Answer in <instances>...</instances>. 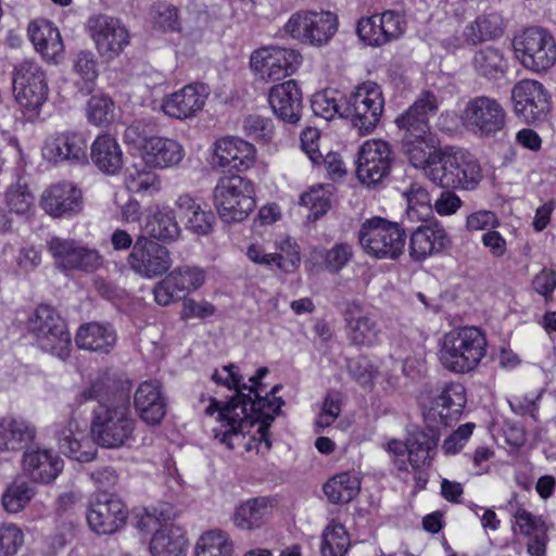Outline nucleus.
<instances>
[{"label": "nucleus", "mask_w": 556, "mask_h": 556, "mask_svg": "<svg viewBox=\"0 0 556 556\" xmlns=\"http://www.w3.org/2000/svg\"><path fill=\"white\" fill-rule=\"evenodd\" d=\"M212 379L218 384L237 391L236 395L224 404L216 399H211L210 405L205 408V414L208 416L217 413V421L220 424L219 427L213 429L214 438L227 448L233 450L235 440L244 437L253 427V420L248 413L247 394L243 393L247 384L242 383V377L232 364L224 366L220 370H215Z\"/></svg>", "instance_id": "obj_1"}, {"label": "nucleus", "mask_w": 556, "mask_h": 556, "mask_svg": "<svg viewBox=\"0 0 556 556\" xmlns=\"http://www.w3.org/2000/svg\"><path fill=\"white\" fill-rule=\"evenodd\" d=\"M108 384L104 379L96 380L84 390L79 403L97 400L99 405L93 409L91 434L102 447L116 448L132 439L136 420L131 416L128 401L121 400L112 404H102L106 396Z\"/></svg>", "instance_id": "obj_2"}, {"label": "nucleus", "mask_w": 556, "mask_h": 556, "mask_svg": "<svg viewBox=\"0 0 556 556\" xmlns=\"http://www.w3.org/2000/svg\"><path fill=\"white\" fill-rule=\"evenodd\" d=\"M426 177L443 189L475 190L482 179L481 166L468 151L445 147L437 152Z\"/></svg>", "instance_id": "obj_3"}, {"label": "nucleus", "mask_w": 556, "mask_h": 556, "mask_svg": "<svg viewBox=\"0 0 556 556\" xmlns=\"http://www.w3.org/2000/svg\"><path fill=\"white\" fill-rule=\"evenodd\" d=\"M486 338L477 327L454 328L443 336L440 362L453 372H469L478 367L486 354Z\"/></svg>", "instance_id": "obj_4"}, {"label": "nucleus", "mask_w": 556, "mask_h": 556, "mask_svg": "<svg viewBox=\"0 0 556 556\" xmlns=\"http://www.w3.org/2000/svg\"><path fill=\"white\" fill-rule=\"evenodd\" d=\"M137 529L152 533L149 549L152 556H186L188 539L185 530L176 525L166 510L144 509L138 516Z\"/></svg>", "instance_id": "obj_5"}, {"label": "nucleus", "mask_w": 556, "mask_h": 556, "mask_svg": "<svg viewBox=\"0 0 556 556\" xmlns=\"http://www.w3.org/2000/svg\"><path fill=\"white\" fill-rule=\"evenodd\" d=\"M27 330L45 352L65 359L70 356L72 340L65 320L50 305H39L27 320Z\"/></svg>", "instance_id": "obj_6"}, {"label": "nucleus", "mask_w": 556, "mask_h": 556, "mask_svg": "<svg viewBox=\"0 0 556 556\" xmlns=\"http://www.w3.org/2000/svg\"><path fill=\"white\" fill-rule=\"evenodd\" d=\"M357 237L362 249L376 258L396 260L406 242V232L399 223L378 216L366 219Z\"/></svg>", "instance_id": "obj_7"}, {"label": "nucleus", "mask_w": 556, "mask_h": 556, "mask_svg": "<svg viewBox=\"0 0 556 556\" xmlns=\"http://www.w3.org/2000/svg\"><path fill=\"white\" fill-rule=\"evenodd\" d=\"M214 201L222 220L240 223L255 207L253 184L239 175L223 177L214 189Z\"/></svg>", "instance_id": "obj_8"}, {"label": "nucleus", "mask_w": 556, "mask_h": 556, "mask_svg": "<svg viewBox=\"0 0 556 556\" xmlns=\"http://www.w3.org/2000/svg\"><path fill=\"white\" fill-rule=\"evenodd\" d=\"M513 47L522 66L534 73L546 72L556 62L555 38L544 27H527L515 36Z\"/></svg>", "instance_id": "obj_9"}, {"label": "nucleus", "mask_w": 556, "mask_h": 556, "mask_svg": "<svg viewBox=\"0 0 556 556\" xmlns=\"http://www.w3.org/2000/svg\"><path fill=\"white\" fill-rule=\"evenodd\" d=\"M383 108L381 87L374 81H366L344 99L343 118L350 119L359 134L367 135L377 127Z\"/></svg>", "instance_id": "obj_10"}, {"label": "nucleus", "mask_w": 556, "mask_h": 556, "mask_svg": "<svg viewBox=\"0 0 556 556\" xmlns=\"http://www.w3.org/2000/svg\"><path fill=\"white\" fill-rule=\"evenodd\" d=\"M282 389L281 384H276L271 388V390L265 395H262L258 388L251 389L250 393L247 394L248 402V413L253 420V425L258 422V434L260 438L253 439L247 445V450H252V443L255 444V448L257 453H267L271 447V442L268 438V428L270 424L274 421L275 417L279 414L281 406L285 404V401L277 396V393Z\"/></svg>", "instance_id": "obj_11"}, {"label": "nucleus", "mask_w": 556, "mask_h": 556, "mask_svg": "<svg viewBox=\"0 0 556 556\" xmlns=\"http://www.w3.org/2000/svg\"><path fill=\"white\" fill-rule=\"evenodd\" d=\"M462 119L475 135L494 137L506 127L507 113L496 99L478 96L466 103Z\"/></svg>", "instance_id": "obj_12"}, {"label": "nucleus", "mask_w": 556, "mask_h": 556, "mask_svg": "<svg viewBox=\"0 0 556 556\" xmlns=\"http://www.w3.org/2000/svg\"><path fill=\"white\" fill-rule=\"evenodd\" d=\"M48 251L55 267L63 271L78 270L90 274L103 264V257L97 249L74 239L52 237L48 241Z\"/></svg>", "instance_id": "obj_13"}, {"label": "nucleus", "mask_w": 556, "mask_h": 556, "mask_svg": "<svg viewBox=\"0 0 556 556\" xmlns=\"http://www.w3.org/2000/svg\"><path fill=\"white\" fill-rule=\"evenodd\" d=\"M16 101L28 110L39 109L48 99L49 87L42 67L33 60H23L13 72Z\"/></svg>", "instance_id": "obj_14"}, {"label": "nucleus", "mask_w": 556, "mask_h": 556, "mask_svg": "<svg viewBox=\"0 0 556 556\" xmlns=\"http://www.w3.org/2000/svg\"><path fill=\"white\" fill-rule=\"evenodd\" d=\"M394 154L383 140H368L359 148L356 160V176L367 187L383 182L391 172Z\"/></svg>", "instance_id": "obj_15"}, {"label": "nucleus", "mask_w": 556, "mask_h": 556, "mask_svg": "<svg viewBox=\"0 0 556 556\" xmlns=\"http://www.w3.org/2000/svg\"><path fill=\"white\" fill-rule=\"evenodd\" d=\"M337 24V16L331 12H296L283 29L294 39L321 46L334 35Z\"/></svg>", "instance_id": "obj_16"}, {"label": "nucleus", "mask_w": 556, "mask_h": 556, "mask_svg": "<svg viewBox=\"0 0 556 556\" xmlns=\"http://www.w3.org/2000/svg\"><path fill=\"white\" fill-rule=\"evenodd\" d=\"M302 62L293 49L263 47L255 50L250 60L252 70L265 81H276L292 75Z\"/></svg>", "instance_id": "obj_17"}, {"label": "nucleus", "mask_w": 556, "mask_h": 556, "mask_svg": "<svg viewBox=\"0 0 556 556\" xmlns=\"http://www.w3.org/2000/svg\"><path fill=\"white\" fill-rule=\"evenodd\" d=\"M127 517L125 503L118 496L106 492L96 493L87 511V522L98 534L117 532L125 526Z\"/></svg>", "instance_id": "obj_18"}, {"label": "nucleus", "mask_w": 556, "mask_h": 556, "mask_svg": "<svg viewBox=\"0 0 556 556\" xmlns=\"http://www.w3.org/2000/svg\"><path fill=\"white\" fill-rule=\"evenodd\" d=\"M127 264L137 275L152 279L165 274L173 261L166 247L146 236H139L127 257Z\"/></svg>", "instance_id": "obj_19"}, {"label": "nucleus", "mask_w": 556, "mask_h": 556, "mask_svg": "<svg viewBox=\"0 0 556 556\" xmlns=\"http://www.w3.org/2000/svg\"><path fill=\"white\" fill-rule=\"evenodd\" d=\"M404 16L393 10H387L381 14L362 17L356 25L359 39L370 47H382L399 39L405 31Z\"/></svg>", "instance_id": "obj_20"}, {"label": "nucleus", "mask_w": 556, "mask_h": 556, "mask_svg": "<svg viewBox=\"0 0 556 556\" xmlns=\"http://www.w3.org/2000/svg\"><path fill=\"white\" fill-rule=\"evenodd\" d=\"M514 112L526 123L543 121L549 110V94L544 86L533 79H522L511 89Z\"/></svg>", "instance_id": "obj_21"}, {"label": "nucleus", "mask_w": 556, "mask_h": 556, "mask_svg": "<svg viewBox=\"0 0 556 556\" xmlns=\"http://www.w3.org/2000/svg\"><path fill=\"white\" fill-rule=\"evenodd\" d=\"M204 280L205 273L200 267L178 266L155 285L153 289L154 299L160 305H169L199 289Z\"/></svg>", "instance_id": "obj_22"}, {"label": "nucleus", "mask_w": 556, "mask_h": 556, "mask_svg": "<svg viewBox=\"0 0 556 556\" xmlns=\"http://www.w3.org/2000/svg\"><path fill=\"white\" fill-rule=\"evenodd\" d=\"M87 26L98 52L108 60L119 55L129 43L128 30L118 18L99 14L91 16Z\"/></svg>", "instance_id": "obj_23"}, {"label": "nucleus", "mask_w": 556, "mask_h": 556, "mask_svg": "<svg viewBox=\"0 0 556 556\" xmlns=\"http://www.w3.org/2000/svg\"><path fill=\"white\" fill-rule=\"evenodd\" d=\"M439 101L434 93L425 91L402 114L395 118L400 137L434 136L430 130L429 118L437 114Z\"/></svg>", "instance_id": "obj_24"}, {"label": "nucleus", "mask_w": 556, "mask_h": 556, "mask_svg": "<svg viewBox=\"0 0 556 556\" xmlns=\"http://www.w3.org/2000/svg\"><path fill=\"white\" fill-rule=\"evenodd\" d=\"M348 340L358 348H371L379 343L381 328L376 316L359 302H351L344 311Z\"/></svg>", "instance_id": "obj_25"}, {"label": "nucleus", "mask_w": 556, "mask_h": 556, "mask_svg": "<svg viewBox=\"0 0 556 556\" xmlns=\"http://www.w3.org/2000/svg\"><path fill=\"white\" fill-rule=\"evenodd\" d=\"M255 147L238 137H225L214 144L213 163L229 172H242L255 162Z\"/></svg>", "instance_id": "obj_26"}, {"label": "nucleus", "mask_w": 556, "mask_h": 556, "mask_svg": "<svg viewBox=\"0 0 556 556\" xmlns=\"http://www.w3.org/2000/svg\"><path fill=\"white\" fill-rule=\"evenodd\" d=\"M87 141L83 134L64 131L49 137L43 146V156L54 163H83L87 160Z\"/></svg>", "instance_id": "obj_27"}, {"label": "nucleus", "mask_w": 556, "mask_h": 556, "mask_svg": "<svg viewBox=\"0 0 556 556\" xmlns=\"http://www.w3.org/2000/svg\"><path fill=\"white\" fill-rule=\"evenodd\" d=\"M466 405L465 388L450 383L434 399L432 406L424 414L426 421L439 422L445 427L459 419Z\"/></svg>", "instance_id": "obj_28"}, {"label": "nucleus", "mask_w": 556, "mask_h": 556, "mask_svg": "<svg viewBox=\"0 0 556 556\" xmlns=\"http://www.w3.org/2000/svg\"><path fill=\"white\" fill-rule=\"evenodd\" d=\"M41 206L55 218L75 215L83 208L81 191L72 182L54 184L42 193Z\"/></svg>", "instance_id": "obj_29"}, {"label": "nucleus", "mask_w": 556, "mask_h": 556, "mask_svg": "<svg viewBox=\"0 0 556 556\" xmlns=\"http://www.w3.org/2000/svg\"><path fill=\"white\" fill-rule=\"evenodd\" d=\"M135 408L140 419L149 426H157L166 415L167 401L157 381H144L134 395Z\"/></svg>", "instance_id": "obj_30"}, {"label": "nucleus", "mask_w": 556, "mask_h": 556, "mask_svg": "<svg viewBox=\"0 0 556 556\" xmlns=\"http://www.w3.org/2000/svg\"><path fill=\"white\" fill-rule=\"evenodd\" d=\"M63 459L51 448H36L24 453L23 468L35 482L48 484L62 472Z\"/></svg>", "instance_id": "obj_31"}, {"label": "nucleus", "mask_w": 556, "mask_h": 556, "mask_svg": "<svg viewBox=\"0 0 556 556\" xmlns=\"http://www.w3.org/2000/svg\"><path fill=\"white\" fill-rule=\"evenodd\" d=\"M206 89L201 84L188 85L167 96L162 103L164 113L184 119L195 115L204 106Z\"/></svg>", "instance_id": "obj_32"}, {"label": "nucleus", "mask_w": 556, "mask_h": 556, "mask_svg": "<svg viewBox=\"0 0 556 556\" xmlns=\"http://www.w3.org/2000/svg\"><path fill=\"white\" fill-rule=\"evenodd\" d=\"M274 113L285 122H299L303 109L302 91L293 79L271 87L268 94Z\"/></svg>", "instance_id": "obj_33"}, {"label": "nucleus", "mask_w": 556, "mask_h": 556, "mask_svg": "<svg viewBox=\"0 0 556 556\" xmlns=\"http://www.w3.org/2000/svg\"><path fill=\"white\" fill-rule=\"evenodd\" d=\"M439 433L432 426L427 429L414 427L408 430V462L413 469L429 468L437 454Z\"/></svg>", "instance_id": "obj_34"}, {"label": "nucleus", "mask_w": 556, "mask_h": 556, "mask_svg": "<svg viewBox=\"0 0 556 556\" xmlns=\"http://www.w3.org/2000/svg\"><path fill=\"white\" fill-rule=\"evenodd\" d=\"M274 503V498L269 496H258L242 502L232 514L233 525L243 531L261 529L269 521Z\"/></svg>", "instance_id": "obj_35"}, {"label": "nucleus", "mask_w": 556, "mask_h": 556, "mask_svg": "<svg viewBox=\"0 0 556 556\" xmlns=\"http://www.w3.org/2000/svg\"><path fill=\"white\" fill-rule=\"evenodd\" d=\"M56 438L60 451L67 457L80 463L94 458L96 450L84 431L79 430L76 420L70 419L65 427L56 431Z\"/></svg>", "instance_id": "obj_36"}, {"label": "nucleus", "mask_w": 556, "mask_h": 556, "mask_svg": "<svg viewBox=\"0 0 556 556\" xmlns=\"http://www.w3.org/2000/svg\"><path fill=\"white\" fill-rule=\"evenodd\" d=\"M505 31V22L497 12L482 13L469 22L464 30V41L468 46H478L500 39Z\"/></svg>", "instance_id": "obj_37"}, {"label": "nucleus", "mask_w": 556, "mask_h": 556, "mask_svg": "<svg viewBox=\"0 0 556 556\" xmlns=\"http://www.w3.org/2000/svg\"><path fill=\"white\" fill-rule=\"evenodd\" d=\"M178 216L185 227L199 236L208 235L215 224V215L211 210H204L189 194H181L176 201Z\"/></svg>", "instance_id": "obj_38"}, {"label": "nucleus", "mask_w": 556, "mask_h": 556, "mask_svg": "<svg viewBox=\"0 0 556 556\" xmlns=\"http://www.w3.org/2000/svg\"><path fill=\"white\" fill-rule=\"evenodd\" d=\"M185 155L182 146L174 139L156 136L152 138L141 155L147 166L167 168L178 165Z\"/></svg>", "instance_id": "obj_39"}, {"label": "nucleus", "mask_w": 556, "mask_h": 556, "mask_svg": "<svg viewBox=\"0 0 556 556\" xmlns=\"http://www.w3.org/2000/svg\"><path fill=\"white\" fill-rule=\"evenodd\" d=\"M36 438V428L26 419L7 416L0 419V451H20Z\"/></svg>", "instance_id": "obj_40"}, {"label": "nucleus", "mask_w": 556, "mask_h": 556, "mask_svg": "<svg viewBox=\"0 0 556 556\" xmlns=\"http://www.w3.org/2000/svg\"><path fill=\"white\" fill-rule=\"evenodd\" d=\"M75 341L79 349L108 354L116 343V333L110 324L88 323L79 327Z\"/></svg>", "instance_id": "obj_41"}, {"label": "nucleus", "mask_w": 556, "mask_h": 556, "mask_svg": "<svg viewBox=\"0 0 556 556\" xmlns=\"http://www.w3.org/2000/svg\"><path fill=\"white\" fill-rule=\"evenodd\" d=\"M447 241L445 230L438 226H419L409 240V255L415 261H422L444 249Z\"/></svg>", "instance_id": "obj_42"}, {"label": "nucleus", "mask_w": 556, "mask_h": 556, "mask_svg": "<svg viewBox=\"0 0 556 556\" xmlns=\"http://www.w3.org/2000/svg\"><path fill=\"white\" fill-rule=\"evenodd\" d=\"M91 160L103 173L117 174L124 164L122 149L115 137L109 134L99 135L91 144Z\"/></svg>", "instance_id": "obj_43"}, {"label": "nucleus", "mask_w": 556, "mask_h": 556, "mask_svg": "<svg viewBox=\"0 0 556 556\" xmlns=\"http://www.w3.org/2000/svg\"><path fill=\"white\" fill-rule=\"evenodd\" d=\"M401 149L408 162L419 169H428L437 160V139L435 136H420L401 138Z\"/></svg>", "instance_id": "obj_44"}, {"label": "nucleus", "mask_w": 556, "mask_h": 556, "mask_svg": "<svg viewBox=\"0 0 556 556\" xmlns=\"http://www.w3.org/2000/svg\"><path fill=\"white\" fill-rule=\"evenodd\" d=\"M471 66L479 77L495 80L506 74L508 61L501 48L486 46L475 51L471 59Z\"/></svg>", "instance_id": "obj_45"}, {"label": "nucleus", "mask_w": 556, "mask_h": 556, "mask_svg": "<svg viewBox=\"0 0 556 556\" xmlns=\"http://www.w3.org/2000/svg\"><path fill=\"white\" fill-rule=\"evenodd\" d=\"M141 229V236L163 242L175 241L180 235L175 213L169 208L157 210L148 216Z\"/></svg>", "instance_id": "obj_46"}, {"label": "nucleus", "mask_w": 556, "mask_h": 556, "mask_svg": "<svg viewBox=\"0 0 556 556\" xmlns=\"http://www.w3.org/2000/svg\"><path fill=\"white\" fill-rule=\"evenodd\" d=\"M28 36L35 49L47 59H54L63 51L60 33L50 22L30 23Z\"/></svg>", "instance_id": "obj_47"}, {"label": "nucleus", "mask_w": 556, "mask_h": 556, "mask_svg": "<svg viewBox=\"0 0 556 556\" xmlns=\"http://www.w3.org/2000/svg\"><path fill=\"white\" fill-rule=\"evenodd\" d=\"M361 480L355 473L341 472L329 479L324 485V492L333 504L351 502L359 492Z\"/></svg>", "instance_id": "obj_48"}, {"label": "nucleus", "mask_w": 556, "mask_h": 556, "mask_svg": "<svg viewBox=\"0 0 556 556\" xmlns=\"http://www.w3.org/2000/svg\"><path fill=\"white\" fill-rule=\"evenodd\" d=\"M232 543L222 530L207 531L195 545V556H231Z\"/></svg>", "instance_id": "obj_49"}, {"label": "nucleus", "mask_w": 556, "mask_h": 556, "mask_svg": "<svg viewBox=\"0 0 556 556\" xmlns=\"http://www.w3.org/2000/svg\"><path fill=\"white\" fill-rule=\"evenodd\" d=\"M350 547V538L341 523H329L323 533L321 556H344Z\"/></svg>", "instance_id": "obj_50"}, {"label": "nucleus", "mask_w": 556, "mask_h": 556, "mask_svg": "<svg viewBox=\"0 0 556 556\" xmlns=\"http://www.w3.org/2000/svg\"><path fill=\"white\" fill-rule=\"evenodd\" d=\"M115 104L113 100L104 94H94L86 108L87 119L96 126H106L114 121Z\"/></svg>", "instance_id": "obj_51"}, {"label": "nucleus", "mask_w": 556, "mask_h": 556, "mask_svg": "<svg viewBox=\"0 0 556 556\" xmlns=\"http://www.w3.org/2000/svg\"><path fill=\"white\" fill-rule=\"evenodd\" d=\"M34 496V490L27 482H13L2 495V506L8 513H18Z\"/></svg>", "instance_id": "obj_52"}, {"label": "nucleus", "mask_w": 556, "mask_h": 556, "mask_svg": "<svg viewBox=\"0 0 556 556\" xmlns=\"http://www.w3.org/2000/svg\"><path fill=\"white\" fill-rule=\"evenodd\" d=\"M154 130V123L144 119L135 121L126 127L124 141L127 146L140 150L142 155L146 151V146H148L152 138L156 137L153 136Z\"/></svg>", "instance_id": "obj_53"}, {"label": "nucleus", "mask_w": 556, "mask_h": 556, "mask_svg": "<svg viewBox=\"0 0 556 556\" xmlns=\"http://www.w3.org/2000/svg\"><path fill=\"white\" fill-rule=\"evenodd\" d=\"M5 202L10 210L17 215L27 214L34 206V195L26 184L20 180L11 185L5 192Z\"/></svg>", "instance_id": "obj_54"}, {"label": "nucleus", "mask_w": 556, "mask_h": 556, "mask_svg": "<svg viewBox=\"0 0 556 556\" xmlns=\"http://www.w3.org/2000/svg\"><path fill=\"white\" fill-rule=\"evenodd\" d=\"M344 99H337L333 91L316 93L312 100V109L325 119H332L336 115L343 117Z\"/></svg>", "instance_id": "obj_55"}, {"label": "nucleus", "mask_w": 556, "mask_h": 556, "mask_svg": "<svg viewBox=\"0 0 556 556\" xmlns=\"http://www.w3.org/2000/svg\"><path fill=\"white\" fill-rule=\"evenodd\" d=\"M23 543L24 533L16 525L0 522V556H15Z\"/></svg>", "instance_id": "obj_56"}, {"label": "nucleus", "mask_w": 556, "mask_h": 556, "mask_svg": "<svg viewBox=\"0 0 556 556\" xmlns=\"http://www.w3.org/2000/svg\"><path fill=\"white\" fill-rule=\"evenodd\" d=\"M300 204L309 210V219L317 220L330 208V199L323 188L312 189L301 195Z\"/></svg>", "instance_id": "obj_57"}, {"label": "nucleus", "mask_w": 556, "mask_h": 556, "mask_svg": "<svg viewBox=\"0 0 556 556\" xmlns=\"http://www.w3.org/2000/svg\"><path fill=\"white\" fill-rule=\"evenodd\" d=\"M349 374L361 386H371L377 375V369L369 358L359 355L349 361Z\"/></svg>", "instance_id": "obj_58"}, {"label": "nucleus", "mask_w": 556, "mask_h": 556, "mask_svg": "<svg viewBox=\"0 0 556 556\" xmlns=\"http://www.w3.org/2000/svg\"><path fill=\"white\" fill-rule=\"evenodd\" d=\"M153 24L163 31L179 30L178 10L167 3H160L154 8Z\"/></svg>", "instance_id": "obj_59"}, {"label": "nucleus", "mask_w": 556, "mask_h": 556, "mask_svg": "<svg viewBox=\"0 0 556 556\" xmlns=\"http://www.w3.org/2000/svg\"><path fill=\"white\" fill-rule=\"evenodd\" d=\"M353 257V248L349 243H336L327 251L325 256L326 268L331 273H339Z\"/></svg>", "instance_id": "obj_60"}, {"label": "nucleus", "mask_w": 556, "mask_h": 556, "mask_svg": "<svg viewBox=\"0 0 556 556\" xmlns=\"http://www.w3.org/2000/svg\"><path fill=\"white\" fill-rule=\"evenodd\" d=\"M243 130L247 136L267 141L271 138L274 129L270 118L251 114L243 121Z\"/></svg>", "instance_id": "obj_61"}, {"label": "nucleus", "mask_w": 556, "mask_h": 556, "mask_svg": "<svg viewBox=\"0 0 556 556\" xmlns=\"http://www.w3.org/2000/svg\"><path fill=\"white\" fill-rule=\"evenodd\" d=\"M248 258L258 265L266 267L276 266L279 269L288 271V267L285 264V257L279 253H267L265 249L260 244H251L247 250Z\"/></svg>", "instance_id": "obj_62"}, {"label": "nucleus", "mask_w": 556, "mask_h": 556, "mask_svg": "<svg viewBox=\"0 0 556 556\" xmlns=\"http://www.w3.org/2000/svg\"><path fill=\"white\" fill-rule=\"evenodd\" d=\"M473 428L475 425L471 422L459 426L457 430H455L444 440L442 444L443 452L446 455H454L458 453L472 434Z\"/></svg>", "instance_id": "obj_63"}, {"label": "nucleus", "mask_w": 556, "mask_h": 556, "mask_svg": "<svg viewBox=\"0 0 556 556\" xmlns=\"http://www.w3.org/2000/svg\"><path fill=\"white\" fill-rule=\"evenodd\" d=\"M341 413V404L338 397L328 394L324 400L321 412L316 419V432L323 431L334 422Z\"/></svg>", "instance_id": "obj_64"}]
</instances>
